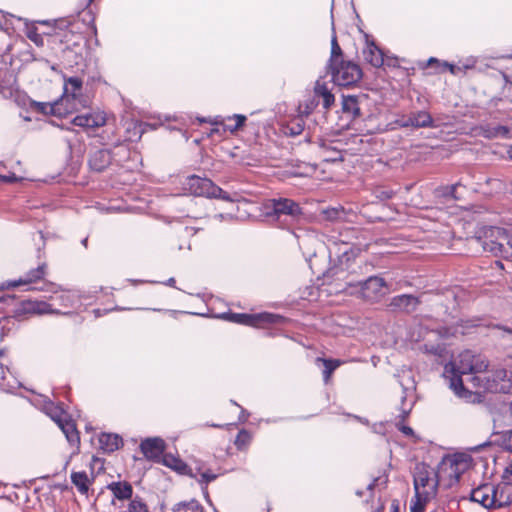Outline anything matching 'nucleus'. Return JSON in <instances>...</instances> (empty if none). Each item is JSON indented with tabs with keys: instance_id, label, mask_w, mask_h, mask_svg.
<instances>
[{
	"instance_id": "1",
	"label": "nucleus",
	"mask_w": 512,
	"mask_h": 512,
	"mask_svg": "<svg viewBox=\"0 0 512 512\" xmlns=\"http://www.w3.org/2000/svg\"><path fill=\"white\" fill-rule=\"evenodd\" d=\"M132 138L121 139L109 129L103 130L98 136L99 146L91 145L87 153V166L92 173H103L108 169L125 168L132 169L127 165L130 160L138 158L136 152L132 153L129 142Z\"/></svg>"
},
{
	"instance_id": "2",
	"label": "nucleus",
	"mask_w": 512,
	"mask_h": 512,
	"mask_svg": "<svg viewBox=\"0 0 512 512\" xmlns=\"http://www.w3.org/2000/svg\"><path fill=\"white\" fill-rule=\"evenodd\" d=\"M471 243L493 256L512 260V234L504 228L485 227L471 240Z\"/></svg>"
},
{
	"instance_id": "3",
	"label": "nucleus",
	"mask_w": 512,
	"mask_h": 512,
	"mask_svg": "<svg viewBox=\"0 0 512 512\" xmlns=\"http://www.w3.org/2000/svg\"><path fill=\"white\" fill-rule=\"evenodd\" d=\"M360 253V248L353 247L348 243H343L338 248L337 261L334 262L332 266L327 269H321L316 267V264L313 262L314 258H317V253L313 252L307 256H305V260L309 265L312 273L320 277L322 275L325 278L330 279H343L342 274L344 272H350L352 268V263L356 260Z\"/></svg>"
},
{
	"instance_id": "4",
	"label": "nucleus",
	"mask_w": 512,
	"mask_h": 512,
	"mask_svg": "<svg viewBox=\"0 0 512 512\" xmlns=\"http://www.w3.org/2000/svg\"><path fill=\"white\" fill-rule=\"evenodd\" d=\"M488 363L484 361H473L467 368H459L455 362L450 361L444 366L443 377L449 381V387L453 390L455 395L462 399H469L472 392L467 389L463 383L462 375L476 374L486 371Z\"/></svg>"
},
{
	"instance_id": "5",
	"label": "nucleus",
	"mask_w": 512,
	"mask_h": 512,
	"mask_svg": "<svg viewBox=\"0 0 512 512\" xmlns=\"http://www.w3.org/2000/svg\"><path fill=\"white\" fill-rule=\"evenodd\" d=\"M185 190L197 197L219 199L225 202L235 201V198L230 193L216 185L211 179L195 174L186 178Z\"/></svg>"
},
{
	"instance_id": "6",
	"label": "nucleus",
	"mask_w": 512,
	"mask_h": 512,
	"mask_svg": "<svg viewBox=\"0 0 512 512\" xmlns=\"http://www.w3.org/2000/svg\"><path fill=\"white\" fill-rule=\"evenodd\" d=\"M45 413L58 425L71 446L79 447L80 436L74 420L64 410L62 404L49 401L44 405Z\"/></svg>"
},
{
	"instance_id": "7",
	"label": "nucleus",
	"mask_w": 512,
	"mask_h": 512,
	"mask_svg": "<svg viewBox=\"0 0 512 512\" xmlns=\"http://www.w3.org/2000/svg\"><path fill=\"white\" fill-rule=\"evenodd\" d=\"M221 318L230 322L259 328L264 324H286L290 321L289 318L272 312H259V313H234L225 312L220 315Z\"/></svg>"
},
{
	"instance_id": "8",
	"label": "nucleus",
	"mask_w": 512,
	"mask_h": 512,
	"mask_svg": "<svg viewBox=\"0 0 512 512\" xmlns=\"http://www.w3.org/2000/svg\"><path fill=\"white\" fill-rule=\"evenodd\" d=\"M326 73L331 75V81L341 87H351L356 85L363 77V71L360 66L350 60H344L326 69Z\"/></svg>"
},
{
	"instance_id": "9",
	"label": "nucleus",
	"mask_w": 512,
	"mask_h": 512,
	"mask_svg": "<svg viewBox=\"0 0 512 512\" xmlns=\"http://www.w3.org/2000/svg\"><path fill=\"white\" fill-rule=\"evenodd\" d=\"M266 215L278 222L297 221L303 215V209L295 200L279 197L270 200Z\"/></svg>"
},
{
	"instance_id": "10",
	"label": "nucleus",
	"mask_w": 512,
	"mask_h": 512,
	"mask_svg": "<svg viewBox=\"0 0 512 512\" xmlns=\"http://www.w3.org/2000/svg\"><path fill=\"white\" fill-rule=\"evenodd\" d=\"M17 298L15 297V300L13 303L6 304L7 306H14L12 313L13 317L18 319V321H23L27 319L29 316L32 315H44V314H50L53 313V309L50 304H48L45 301H39V300H19L18 302Z\"/></svg>"
},
{
	"instance_id": "11",
	"label": "nucleus",
	"mask_w": 512,
	"mask_h": 512,
	"mask_svg": "<svg viewBox=\"0 0 512 512\" xmlns=\"http://www.w3.org/2000/svg\"><path fill=\"white\" fill-rule=\"evenodd\" d=\"M349 286L358 287V292L364 300L377 301L380 297L385 295L384 288H388V283L380 275H371L365 279L357 281L356 284L347 282Z\"/></svg>"
},
{
	"instance_id": "12",
	"label": "nucleus",
	"mask_w": 512,
	"mask_h": 512,
	"mask_svg": "<svg viewBox=\"0 0 512 512\" xmlns=\"http://www.w3.org/2000/svg\"><path fill=\"white\" fill-rule=\"evenodd\" d=\"M421 304L420 296L403 293L391 297L386 304V310L390 313L411 315Z\"/></svg>"
},
{
	"instance_id": "13",
	"label": "nucleus",
	"mask_w": 512,
	"mask_h": 512,
	"mask_svg": "<svg viewBox=\"0 0 512 512\" xmlns=\"http://www.w3.org/2000/svg\"><path fill=\"white\" fill-rule=\"evenodd\" d=\"M393 124L397 128H436L432 115L426 110L411 111L407 116L397 118Z\"/></svg>"
},
{
	"instance_id": "14",
	"label": "nucleus",
	"mask_w": 512,
	"mask_h": 512,
	"mask_svg": "<svg viewBox=\"0 0 512 512\" xmlns=\"http://www.w3.org/2000/svg\"><path fill=\"white\" fill-rule=\"evenodd\" d=\"M140 451L148 461L159 463L166 451V442L161 437H147L140 443Z\"/></svg>"
},
{
	"instance_id": "15",
	"label": "nucleus",
	"mask_w": 512,
	"mask_h": 512,
	"mask_svg": "<svg viewBox=\"0 0 512 512\" xmlns=\"http://www.w3.org/2000/svg\"><path fill=\"white\" fill-rule=\"evenodd\" d=\"M83 81L78 76L65 77L63 85V97L68 99L72 98L73 101L78 102L82 107H88L89 99L82 94Z\"/></svg>"
},
{
	"instance_id": "16",
	"label": "nucleus",
	"mask_w": 512,
	"mask_h": 512,
	"mask_svg": "<svg viewBox=\"0 0 512 512\" xmlns=\"http://www.w3.org/2000/svg\"><path fill=\"white\" fill-rule=\"evenodd\" d=\"M365 47L362 54L367 63L375 68H380L384 65L385 51L381 49L375 40L367 33L364 34Z\"/></svg>"
},
{
	"instance_id": "17",
	"label": "nucleus",
	"mask_w": 512,
	"mask_h": 512,
	"mask_svg": "<svg viewBox=\"0 0 512 512\" xmlns=\"http://www.w3.org/2000/svg\"><path fill=\"white\" fill-rule=\"evenodd\" d=\"M512 503V486L507 483L492 485L491 499L488 506L490 509L502 508Z\"/></svg>"
},
{
	"instance_id": "18",
	"label": "nucleus",
	"mask_w": 512,
	"mask_h": 512,
	"mask_svg": "<svg viewBox=\"0 0 512 512\" xmlns=\"http://www.w3.org/2000/svg\"><path fill=\"white\" fill-rule=\"evenodd\" d=\"M106 117L102 113L86 112L78 114L72 118L70 124L81 127L83 129L98 128L104 126Z\"/></svg>"
},
{
	"instance_id": "19",
	"label": "nucleus",
	"mask_w": 512,
	"mask_h": 512,
	"mask_svg": "<svg viewBox=\"0 0 512 512\" xmlns=\"http://www.w3.org/2000/svg\"><path fill=\"white\" fill-rule=\"evenodd\" d=\"M487 388L493 392L510 393L512 389V382L508 378L506 369L501 368L494 371L492 378L487 379Z\"/></svg>"
},
{
	"instance_id": "20",
	"label": "nucleus",
	"mask_w": 512,
	"mask_h": 512,
	"mask_svg": "<svg viewBox=\"0 0 512 512\" xmlns=\"http://www.w3.org/2000/svg\"><path fill=\"white\" fill-rule=\"evenodd\" d=\"M159 464H162L171 470L175 471L179 475L189 476L195 478L193 469L183 461L179 456H175L172 453H165L160 458Z\"/></svg>"
},
{
	"instance_id": "21",
	"label": "nucleus",
	"mask_w": 512,
	"mask_h": 512,
	"mask_svg": "<svg viewBox=\"0 0 512 512\" xmlns=\"http://www.w3.org/2000/svg\"><path fill=\"white\" fill-rule=\"evenodd\" d=\"M360 103L359 95H341V110L343 114L349 117L350 122L362 117Z\"/></svg>"
},
{
	"instance_id": "22",
	"label": "nucleus",
	"mask_w": 512,
	"mask_h": 512,
	"mask_svg": "<svg viewBox=\"0 0 512 512\" xmlns=\"http://www.w3.org/2000/svg\"><path fill=\"white\" fill-rule=\"evenodd\" d=\"M57 28L63 31L61 35V42L67 43V48L70 49L72 46L77 47L80 45L81 41H85L84 37L80 34L75 35L73 30V24L70 20L67 19H59L57 20Z\"/></svg>"
},
{
	"instance_id": "23",
	"label": "nucleus",
	"mask_w": 512,
	"mask_h": 512,
	"mask_svg": "<svg viewBox=\"0 0 512 512\" xmlns=\"http://www.w3.org/2000/svg\"><path fill=\"white\" fill-rule=\"evenodd\" d=\"M17 77L8 68H0V94L4 97H13L17 91Z\"/></svg>"
},
{
	"instance_id": "24",
	"label": "nucleus",
	"mask_w": 512,
	"mask_h": 512,
	"mask_svg": "<svg viewBox=\"0 0 512 512\" xmlns=\"http://www.w3.org/2000/svg\"><path fill=\"white\" fill-rule=\"evenodd\" d=\"M100 449L107 454L117 451L123 446V439L119 434L102 432L98 437Z\"/></svg>"
},
{
	"instance_id": "25",
	"label": "nucleus",
	"mask_w": 512,
	"mask_h": 512,
	"mask_svg": "<svg viewBox=\"0 0 512 512\" xmlns=\"http://www.w3.org/2000/svg\"><path fill=\"white\" fill-rule=\"evenodd\" d=\"M331 26H332V37H331V52L330 57L326 63L325 69L335 66L340 61H344L343 50L340 47L334 26L333 6L331 7Z\"/></svg>"
},
{
	"instance_id": "26",
	"label": "nucleus",
	"mask_w": 512,
	"mask_h": 512,
	"mask_svg": "<svg viewBox=\"0 0 512 512\" xmlns=\"http://www.w3.org/2000/svg\"><path fill=\"white\" fill-rule=\"evenodd\" d=\"M106 488L119 501L131 500L133 498V487L128 481H113L107 484Z\"/></svg>"
},
{
	"instance_id": "27",
	"label": "nucleus",
	"mask_w": 512,
	"mask_h": 512,
	"mask_svg": "<svg viewBox=\"0 0 512 512\" xmlns=\"http://www.w3.org/2000/svg\"><path fill=\"white\" fill-rule=\"evenodd\" d=\"M313 92L317 99H322V105L325 110H329L334 105L335 95L321 79L316 80Z\"/></svg>"
},
{
	"instance_id": "28",
	"label": "nucleus",
	"mask_w": 512,
	"mask_h": 512,
	"mask_svg": "<svg viewBox=\"0 0 512 512\" xmlns=\"http://www.w3.org/2000/svg\"><path fill=\"white\" fill-rule=\"evenodd\" d=\"M62 106L63 104L58 101H55L54 103H46L33 100L30 102L29 109L35 110L44 115L62 116L68 112L67 110L63 111Z\"/></svg>"
},
{
	"instance_id": "29",
	"label": "nucleus",
	"mask_w": 512,
	"mask_h": 512,
	"mask_svg": "<svg viewBox=\"0 0 512 512\" xmlns=\"http://www.w3.org/2000/svg\"><path fill=\"white\" fill-rule=\"evenodd\" d=\"M491 490V484H481L477 488L472 489L469 496V500L481 504L484 508L490 509V506H488V504L491 499Z\"/></svg>"
},
{
	"instance_id": "30",
	"label": "nucleus",
	"mask_w": 512,
	"mask_h": 512,
	"mask_svg": "<svg viewBox=\"0 0 512 512\" xmlns=\"http://www.w3.org/2000/svg\"><path fill=\"white\" fill-rule=\"evenodd\" d=\"M421 67H434L435 73H443L448 70L452 75H457L460 71H462L461 66L455 65L454 63H450L448 61L440 60L436 57H430Z\"/></svg>"
},
{
	"instance_id": "31",
	"label": "nucleus",
	"mask_w": 512,
	"mask_h": 512,
	"mask_svg": "<svg viewBox=\"0 0 512 512\" xmlns=\"http://www.w3.org/2000/svg\"><path fill=\"white\" fill-rule=\"evenodd\" d=\"M467 459V455L463 453H455L453 455L445 454L438 464V469H440L442 465L448 464L450 469L453 470L455 474V480L459 481L462 472L459 471L458 467L460 464L466 462Z\"/></svg>"
},
{
	"instance_id": "32",
	"label": "nucleus",
	"mask_w": 512,
	"mask_h": 512,
	"mask_svg": "<svg viewBox=\"0 0 512 512\" xmlns=\"http://www.w3.org/2000/svg\"><path fill=\"white\" fill-rule=\"evenodd\" d=\"M430 481V466L424 462L418 463L415 466L413 475L414 490L425 488Z\"/></svg>"
},
{
	"instance_id": "33",
	"label": "nucleus",
	"mask_w": 512,
	"mask_h": 512,
	"mask_svg": "<svg viewBox=\"0 0 512 512\" xmlns=\"http://www.w3.org/2000/svg\"><path fill=\"white\" fill-rule=\"evenodd\" d=\"M19 322L18 319L13 317V313L8 316H4L0 318V338L3 340L6 337H9L11 335H14L18 329H19Z\"/></svg>"
},
{
	"instance_id": "34",
	"label": "nucleus",
	"mask_w": 512,
	"mask_h": 512,
	"mask_svg": "<svg viewBox=\"0 0 512 512\" xmlns=\"http://www.w3.org/2000/svg\"><path fill=\"white\" fill-rule=\"evenodd\" d=\"M465 190L466 187L462 185L460 182H457L452 185L441 187L439 190V195L446 199L462 200L464 198Z\"/></svg>"
},
{
	"instance_id": "35",
	"label": "nucleus",
	"mask_w": 512,
	"mask_h": 512,
	"mask_svg": "<svg viewBox=\"0 0 512 512\" xmlns=\"http://www.w3.org/2000/svg\"><path fill=\"white\" fill-rule=\"evenodd\" d=\"M47 272V264L41 263L36 268H32L26 272L24 277H22L25 285L36 283L42 280Z\"/></svg>"
},
{
	"instance_id": "36",
	"label": "nucleus",
	"mask_w": 512,
	"mask_h": 512,
	"mask_svg": "<svg viewBox=\"0 0 512 512\" xmlns=\"http://www.w3.org/2000/svg\"><path fill=\"white\" fill-rule=\"evenodd\" d=\"M414 499L410 505V512H424L426 504L429 501L430 494L428 491H420L419 489L414 490Z\"/></svg>"
},
{
	"instance_id": "37",
	"label": "nucleus",
	"mask_w": 512,
	"mask_h": 512,
	"mask_svg": "<svg viewBox=\"0 0 512 512\" xmlns=\"http://www.w3.org/2000/svg\"><path fill=\"white\" fill-rule=\"evenodd\" d=\"M71 482L76 486L81 494H86L88 492L90 480L85 471L72 472Z\"/></svg>"
},
{
	"instance_id": "38",
	"label": "nucleus",
	"mask_w": 512,
	"mask_h": 512,
	"mask_svg": "<svg viewBox=\"0 0 512 512\" xmlns=\"http://www.w3.org/2000/svg\"><path fill=\"white\" fill-rule=\"evenodd\" d=\"M304 128H305V122H304L302 116H299V117L291 120L290 122H288L283 127V133L286 136L295 137V136L300 135L304 131Z\"/></svg>"
},
{
	"instance_id": "39",
	"label": "nucleus",
	"mask_w": 512,
	"mask_h": 512,
	"mask_svg": "<svg viewBox=\"0 0 512 512\" xmlns=\"http://www.w3.org/2000/svg\"><path fill=\"white\" fill-rule=\"evenodd\" d=\"M194 471V474L196 475L195 479L201 486V489H204V487H207L209 483L213 482L218 478V474L212 472V470L207 469L205 471H202L201 467H196Z\"/></svg>"
},
{
	"instance_id": "40",
	"label": "nucleus",
	"mask_w": 512,
	"mask_h": 512,
	"mask_svg": "<svg viewBox=\"0 0 512 512\" xmlns=\"http://www.w3.org/2000/svg\"><path fill=\"white\" fill-rule=\"evenodd\" d=\"M203 506L195 499L181 501L172 507V512H203Z\"/></svg>"
},
{
	"instance_id": "41",
	"label": "nucleus",
	"mask_w": 512,
	"mask_h": 512,
	"mask_svg": "<svg viewBox=\"0 0 512 512\" xmlns=\"http://www.w3.org/2000/svg\"><path fill=\"white\" fill-rule=\"evenodd\" d=\"M483 132L487 138H507L510 134V129L507 126L500 124L496 126L487 125L485 128H483Z\"/></svg>"
},
{
	"instance_id": "42",
	"label": "nucleus",
	"mask_w": 512,
	"mask_h": 512,
	"mask_svg": "<svg viewBox=\"0 0 512 512\" xmlns=\"http://www.w3.org/2000/svg\"><path fill=\"white\" fill-rule=\"evenodd\" d=\"M15 60H19V62L21 63V66L22 65H27V64L32 63L33 61H35L36 57H35V55L33 53L32 47L29 44H25L24 48L21 49L20 51H18V53L15 56V58L11 59L10 64L13 65Z\"/></svg>"
},
{
	"instance_id": "43",
	"label": "nucleus",
	"mask_w": 512,
	"mask_h": 512,
	"mask_svg": "<svg viewBox=\"0 0 512 512\" xmlns=\"http://www.w3.org/2000/svg\"><path fill=\"white\" fill-rule=\"evenodd\" d=\"M323 217L331 222L343 221L346 219V212L342 206L328 207L322 211Z\"/></svg>"
},
{
	"instance_id": "44",
	"label": "nucleus",
	"mask_w": 512,
	"mask_h": 512,
	"mask_svg": "<svg viewBox=\"0 0 512 512\" xmlns=\"http://www.w3.org/2000/svg\"><path fill=\"white\" fill-rule=\"evenodd\" d=\"M317 360L322 361L324 365L323 380L327 383L332 373L341 365V361L332 358H317Z\"/></svg>"
},
{
	"instance_id": "45",
	"label": "nucleus",
	"mask_w": 512,
	"mask_h": 512,
	"mask_svg": "<svg viewBox=\"0 0 512 512\" xmlns=\"http://www.w3.org/2000/svg\"><path fill=\"white\" fill-rule=\"evenodd\" d=\"M319 105V101L314 96H309L303 102L299 104V112L302 115L309 116Z\"/></svg>"
},
{
	"instance_id": "46",
	"label": "nucleus",
	"mask_w": 512,
	"mask_h": 512,
	"mask_svg": "<svg viewBox=\"0 0 512 512\" xmlns=\"http://www.w3.org/2000/svg\"><path fill=\"white\" fill-rule=\"evenodd\" d=\"M251 440H252L251 433L246 429H241L236 436L234 444H235L236 448L241 451L247 445L250 444Z\"/></svg>"
},
{
	"instance_id": "47",
	"label": "nucleus",
	"mask_w": 512,
	"mask_h": 512,
	"mask_svg": "<svg viewBox=\"0 0 512 512\" xmlns=\"http://www.w3.org/2000/svg\"><path fill=\"white\" fill-rule=\"evenodd\" d=\"M129 512H149L148 506L140 496L133 497L128 504Z\"/></svg>"
},
{
	"instance_id": "48",
	"label": "nucleus",
	"mask_w": 512,
	"mask_h": 512,
	"mask_svg": "<svg viewBox=\"0 0 512 512\" xmlns=\"http://www.w3.org/2000/svg\"><path fill=\"white\" fill-rule=\"evenodd\" d=\"M131 125L133 126V131H134L133 136L136 137V139H140L141 136L143 135V133H145L148 128H150V129L154 128V126L149 123L142 122V121H136V122H132L127 127V131H130Z\"/></svg>"
},
{
	"instance_id": "49",
	"label": "nucleus",
	"mask_w": 512,
	"mask_h": 512,
	"mask_svg": "<svg viewBox=\"0 0 512 512\" xmlns=\"http://www.w3.org/2000/svg\"><path fill=\"white\" fill-rule=\"evenodd\" d=\"M401 386L403 389V395L401 397V413L398 417L400 419L399 421H404L409 416L412 410L413 403L406 405L407 392L409 389L404 385Z\"/></svg>"
},
{
	"instance_id": "50",
	"label": "nucleus",
	"mask_w": 512,
	"mask_h": 512,
	"mask_svg": "<svg viewBox=\"0 0 512 512\" xmlns=\"http://www.w3.org/2000/svg\"><path fill=\"white\" fill-rule=\"evenodd\" d=\"M425 351L429 354H432L437 357H443L447 353V348L444 343H436V344H425Z\"/></svg>"
},
{
	"instance_id": "51",
	"label": "nucleus",
	"mask_w": 512,
	"mask_h": 512,
	"mask_svg": "<svg viewBox=\"0 0 512 512\" xmlns=\"http://www.w3.org/2000/svg\"><path fill=\"white\" fill-rule=\"evenodd\" d=\"M15 102L21 106L29 109L30 102L33 101L26 93L19 91L17 88V91L14 93Z\"/></svg>"
},
{
	"instance_id": "52",
	"label": "nucleus",
	"mask_w": 512,
	"mask_h": 512,
	"mask_svg": "<svg viewBox=\"0 0 512 512\" xmlns=\"http://www.w3.org/2000/svg\"><path fill=\"white\" fill-rule=\"evenodd\" d=\"M375 197L379 199L380 201H387L394 197L395 191L392 189H376L375 190Z\"/></svg>"
},
{
	"instance_id": "53",
	"label": "nucleus",
	"mask_w": 512,
	"mask_h": 512,
	"mask_svg": "<svg viewBox=\"0 0 512 512\" xmlns=\"http://www.w3.org/2000/svg\"><path fill=\"white\" fill-rule=\"evenodd\" d=\"M501 446L504 450L512 453V429L502 434Z\"/></svg>"
},
{
	"instance_id": "54",
	"label": "nucleus",
	"mask_w": 512,
	"mask_h": 512,
	"mask_svg": "<svg viewBox=\"0 0 512 512\" xmlns=\"http://www.w3.org/2000/svg\"><path fill=\"white\" fill-rule=\"evenodd\" d=\"M227 120H235L233 129H241L245 126L247 117L244 114H233L232 116H228Z\"/></svg>"
},
{
	"instance_id": "55",
	"label": "nucleus",
	"mask_w": 512,
	"mask_h": 512,
	"mask_svg": "<svg viewBox=\"0 0 512 512\" xmlns=\"http://www.w3.org/2000/svg\"><path fill=\"white\" fill-rule=\"evenodd\" d=\"M213 125H216V126H222V129L224 132H230V133H236L239 129H233V125L232 124H226L224 122V119L221 118L220 116H217L212 122H211Z\"/></svg>"
},
{
	"instance_id": "56",
	"label": "nucleus",
	"mask_w": 512,
	"mask_h": 512,
	"mask_svg": "<svg viewBox=\"0 0 512 512\" xmlns=\"http://www.w3.org/2000/svg\"><path fill=\"white\" fill-rule=\"evenodd\" d=\"M21 285H25L22 277H20L19 279H16V280H7V281L0 283V291L15 288V287H18Z\"/></svg>"
},
{
	"instance_id": "57",
	"label": "nucleus",
	"mask_w": 512,
	"mask_h": 512,
	"mask_svg": "<svg viewBox=\"0 0 512 512\" xmlns=\"http://www.w3.org/2000/svg\"><path fill=\"white\" fill-rule=\"evenodd\" d=\"M384 65H387L390 68L399 67V58L396 55L389 54L385 52L384 56Z\"/></svg>"
},
{
	"instance_id": "58",
	"label": "nucleus",
	"mask_w": 512,
	"mask_h": 512,
	"mask_svg": "<svg viewBox=\"0 0 512 512\" xmlns=\"http://www.w3.org/2000/svg\"><path fill=\"white\" fill-rule=\"evenodd\" d=\"M476 62H477V60L473 56L466 58L463 62H461L462 63V65H461L462 71L466 72L467 70L473 69L476 65Z\"/></svg>"
},
{
	"instance_id": "59",
	"label": "nucleus",
	"mask_w": 512,
	"mask_h": 512,
	"mask_svg": "<svg viewBox=\"0 0 512 512\" xmlns=\"http://www.w3.org/2000/svg\"><path fill=\"white\" fill-rule=\"evenodd\" d=\"M404 421H398L396 427L399 431H401L405 436H414V430L403 423Z\"/></svg>"
},
{
	"instance_id": "60",
	"label": "nucleus",
	"mask_w": 512,
	"mask_h": 512,
	"mask_svg": "<svg viewBox=\"0 0 512 512\" xmlns=\"http://www.w3.org/2000/svg\"><path fill=\"white\" fill-rule=\"evenodd\" d=\"M87 14L89 15V22H88V26L91 30V32L93 33V35L96 37L95 39V42L96 44H98V39H97V27H96V24H95V18L94 16L91 14V11H88Z\"/></svg>"
},
{
	"instance_id": "61",
	"label": "nucleus",
	"mask_w": 512,
	"mask_h": 512,
	"mask_svg": "<svg viewBox=\"0 0 512 512\" xmlns=\"http://www.w3.org/2000/svg\"><path fill=\"white\" fill-rule=\"evenodd\" d=\"M372 431L376 434H379V435H384L385 434V431H386V428H385V423L383 422H379V423H374L372 426Z\"/></svg>"
},
{
	"instance_id": "62",
	"label": "nucleus",
	"mask_w": 512,
	"mask_h": 512,
	"mask_svg": "<svg viewBox=\"0 0 512 512\" xmlns=\"http://www.w3.org/2000/svg\"><path fill=\"white\" fill-rule=\"evenodd\" d=\"M60 299L66 307H72L74 305V299L69 293L60 295Z\"/></svg>"
},
{
	"instance_id": "63",
	"label": "nucleus",
	"mask_w": 512,
	"mask_h": 512,
	"mask_svg": "<svg viewBox=\"0 0 512 512\" xmlns=\"http://www.w3.org/2000/svg\"><path fill=\"white\" fill-rule=\"evenodd\" d=\"M0 180L5 183H15L18 181V177L15 173H10L8 175L0 174Z\"/></svg>"
},
{
	"instance_id": "64",
	"label": "nucleus",
	"mask_w": 512,
	"mask_h": 512,
	"mask_svg": "<svg viewBox=\"0 0 512 512\" xmlns=\"http://www.w3.org/2000/svg\"><path fill=\"white\" fill-rule=\"evenodd\" d=\"M57 285L55 283H46L44 284L43 287H35L34 289L35 290H41V291H50V292H53V293H56L57 292Z\"/></svg>"
}]
</instances>
